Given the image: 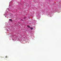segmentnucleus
Returning <instances> with one entry per match:
<instances>
[{
    "label": "nucleus",
    "mask_w": 61,
    "mask_h": 61,
    "mask_svg": "<svg viewBox=\"0 0 61 61\" xmlns=\"http://www.w3.org/2000/svg\"><path fill=\"white\" fill-rule=\"evenodd\" d=\"M9 21H11V22H12V20L11 19H9Z\"/></svg>",
    "instance_id": "nucleus-2"
},
{
    "label": "nucleus",
    "mask_w": 61,
    "mask_h": 61,
    "mask_svg": "<svg viewBox=\"0 0 61 61\" xmlns=\"http://www.w3.org/2000/svg\"><path fill=\"white\" fill-rule=\"evenodd\" d=\"M21 21H23V20H21Z\"/></svg>",
    "instance_id": "nucleus-6"
},
{
    "label": "nucleus",
    "mask_w": 61,
    "mask_h": 61,
    "mask_svg": "<svg viewBox=\"0 0 61 61\" xmlns=\"http://www.w3.org/2000/svg\"><path fill=\"white\" fill-rule=\"evenodd\" d=\"M7 57H8V56H6L5 57V58H7Z\"/></svg>",
    "instance_id": "nucleus-3"
},
{
    "label": "nucleus",
    "mask_w": 61,
    "mask_h": 61,
    "mask_svg": "<svg viewBox=\"0 0 61 61\" xmlns=\"http://www.w3.org/2000/svg\"><path fill=\"white\" fill-rule=\"evenodd\" d=\"M26 18V17H24V19H25Z\"/></svg>",
    "instance_id": "nucleus-5"
},
{
    "label": "nucleus",
    "mask_w": 61,
    "mask_h": 61,
    "mask_svg": "<svg viewBox=\"0 0 61 61\" xmlns=\"http://www.w3.org/2000/svg\"><path fill=\"white\" fill-rule=\"evenodd\" d=\"M27 27H28V28H30V26H29V25H28L27 26Z\"/></svg>",
    "instance_id": "nucleus-1"
},
{
    "label": "nucleus",
    "mask_w": 61,
    "mask_h": 61,
    "mask_svg": "<svg viewBox=\"0 0 61 61\" xmlns=\"http://www.w3.org/2000/svg\"><path fill=\"white\" fill-rule=\"evenodd\" d=\"M31 30H32L33 29V28L32 27L31 28Z\"/></svg>",
    "instance_id": "nucleus-4"
}]
</instances>
